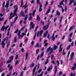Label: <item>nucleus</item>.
Returning a JSON list of instances; mask_svg holds the SVG:
<instances>
[{"label": "nucleus", "instance_id": "obj_22", "mask_svg": "<svg viewBox=\"0 0 76 76\" xmlns=\"http://www.w3.org/2000/svg\"><path fill=\"white\" fill-rule=\"evenodd\" d=\"M51 9V7H50L49 8V9L47 11L46 15H47L48 13L50 12V10Z\"/></svg>", "mask_w": 76, "mask_h": 76}, {"label": "nucleus", "instance_id": "obj_1", "mask_svg": "<svg viewBox=\"0 0 76 76\" xmlns=\"http://www.w3.org/2000/svg\"><path fill=\"white\" fill-rule=\"evenodd\" d=\"M43 32V30L41 31L40 32L39 31H38L37 32H36L35 33V35H37V37H41V36L42 35V33Z\"/></svg>", "mask_w": 76, "mask_h": 76}, {"label": "nucleus", "instance_id": "obj_45", "mask_svg": "<svg viewBox=\"0 0 76 76\" xmlns=\"http://www.w3.org/2000/svg\"><path fill=\"white\" fill-rule=\"evenodd\" d=\"M56 62L57 63V66H59V64H60V62H59V61H58L57 60L56 61Z\"/></svg>", "mask_w": 76, "mask_h": 76}, {"label": "nucleus", "instance_id": "obj_11", "mask_svg": "<svg viewBox=\"0 0 76 76\" xmlns=\"http://www.w3.org/2000/svg\"><path fill=\"white\" fill-rule=\"evenodd\" d=\"M28 18V15H26L24 19V21L23 22V23H26V20H27Z\"/></svg>", "mask_w": 76, "mask_h": 76}, {"label": "nucleus", "instance_id": "obj_49", "mask_svg": "<svg viewBox=\"0 0 76 76\" xmlns=\"http://www.w3.org/2000/svg\"><path fill=\"white\" fill-rule=\"evenodd\" d=\"M51 63L53 64H55V61H54V60H52V61H51Z\"/></svg>", "mask_w": 76, "mask_h": 76}, {"label": "nucleus", "instance_id": "obj_7", "mask_svg": "<svg viewBox=\"0 0 76 76\" xmlns=\"http://www.w3.org/2000/svg\"><path fill=\"white\" fill-rule=\"evenodd\" d=\"M18 6L17 5H14V6L13 8L15 9V10L14 11V13H16V12L18 11Z\"/></svg>", "mask_w": 76, "mask_h": 76}, {"label": "nucleus", "instance_id": "obj_33", "mask_svg": "<svg viewBox=\"0 0 76 76\" xmlns=\"http://www.w3.org/2000/svg\"><path fill=\"white\" fill-rule=\"evenodd\" d=\"M70 47H71V45H69V46L67 47L66 50H69V49H70Z\"/></svg>", "mask_w": 76, "mask_h": 76}, {"label": "nucleus", "instance_id": "obj_18", "mask_svg": "<svg viewBox=\"0 0 76 76\" xmlns=\"http://www.w3.org/2000/svg\"><path fill=\"white\" fill-rule=\"evenodd\" d=\"M28 53H26V55H25V60H27V58H28Z\"/></svg>", "mask_w": 76, "mask_h": 76}, {"label": "nucleus", "instance_id": "obj_36", "mask_svg": "<svg viewBox=\"0 0 76 76\" xmlns=\"http://www.w3.org/2000/svg\"><path fill=\"white\" fill-rule=\"evenodd\" d=\"M20 31H19V32H18V37H19V38H20Z\"/></svg>", "mask_w": 76, "mask_h": 76}, {"label": "nucleus", "instance_id": "obj_6", "mask_svg": "<svg viewBox=\"0 0 76 76\" xmlns=\"http://www.w3.org/2000/svg\"><path fill=\"white\" fill-rule=\"evenodd\" d=\"M49 25L50 24H47L46 26H43L44 30L45 31H46V30H47V29H48V28Z\"/></svg>", "mask_w": 76, "mask_h": 76}, {"label": "nucleus", "instance_id": "obj_56", "mask_svg": "<svg viewBox=\"0 0 76 76\" xmlns=\"http://www.w3.org/2000/svg\"><path fill=\"white\" fill-rule=\"evenodd\" d=\"M41 71H42V69H40L38 72V73H40V72H41Z\"/></svg>", "mask_w": 76, "mask_h": 76}, {"label": "nucleus", "instance_id": "obj_14", "mask_svg": "<svg viewBox=\"0 0 76 76\" xmlns=\"http://www.w3.org/2000/svg\"><path fill=\"white\" fill-rule=\"evenodd\" d=\"M52 68H53V67H52V65H51L50 66V67H49L47 69V71H48V72H50V70L52 69Z\"/></svg>", "mask_w": 76, "mask_h": 76}, {"label": "nucleus", "instance_id": "obj_47", "mask_svg": "<svg viewBox=\"0 0 76 76\" xmlns=\"http://www.w3.org/2000/svg\"><path fill=\"white\" fill-rule=\"evenodd\" d=\"M72 35H73V33H71L70 34H69V37L70 38H71L72 37Z\"/></svg>", "mask_w": 76, "mask_h": 76}, {"label": "nucleus", "instance_id": "obj_2", "mask_svg": "<svg viewBox=\"0 0 76 76\" xmlns=\"http://www.w3.org/2000/svg\"><path fill=\"white\" fill-rule=\"evenodd\" d=\"M35 12H36V10H34L33 13H31L29 14V15L30 16V17L28 18V20H32V16H31V15H32L33 16H34L35 14Z\"/></svg>", "mask_w": 76, "mask_h": 76}, {"label": "nucleus", "instance_id": "obj_12", "mask_svg": "<svg viewBox=\"0 0 76 76\" xmlns=\"http://www.w3.org/2000/svg\"><path fill=\"white\" fill-rule=\"evenodd\" d=\"M15 16H17V15H16V13H14L13 15L12 16H11L10 17H9V19H11L12 18H13Z\"/></svg>", "mask_w": 76, "mask_h": 76}, {"label": "nucleus", "instance_id": "obj_32", "mask_svg": "<svg viewBox=\"0 0 76 76\" xmlns=\"http://www.w3.org/2000/svg\"><path fill=\"white\" fill-rule=\"evenodd\" d=\"M34 63H32L31 64V66L30 67H32L34 66Z\"/></svg>", "mask_w": 76, "mask_h": 76}, {"label": "nucleus", "instance_id": "obj_48", "mask_svg": "<svg viewBox=\"0 0 76 76\" xmlns=\"http://www.w3.org/2000/svg\"><path fill=\"white\" fill-rule=\"evenodd\" d=\"M71 46H72V47L74 46V42L73 41L72 42V43H71Z\"/></svg>", "mask_w": 76, "mask_h": 76}, {"label": "nucleus", "instance_id": "obj_61", "mask_svg": "<svg viewBox=\"0 0 76 76\" xmlns=\"http://www.w3.org/2000/svg\"><path fill=\"white\" fill-rule=\"evenodd\" d=\"M6 39H4L2 41V42L4 43V42L6 41Z\"/></svg>", "mask_w": 76, "mask_h": 76}, {"label": "nucleus", "instance_id": "obj_19", "mask_svg": "<svg viewBox=\"0 0 76 76\" xmlns=\"http://www.w3.org/2000/svg\"><path fill=\"white\" fill-rule=\"evenodd\" d=\"M1 45L3 48H4V45H5V43L2 42L1 43Z\"/></svg>", "mask_w": 76, "mask_h": 76}, {"label": "nucleus", "instance_id": "obj_15", "mask_svg": "<svg viewBox=\"0 0 76 76\" xmlns=\"http://www.w3.org/2000/svg\"><path fill=\"white\" fill-rule=\"evenodd\" d=\"M18 16H16L14 20V21L12 23H15L16 21L18 20Z\"/></svg>", "mask_w": 76, "mask_h": 76}, {"label": "nucleus", "instance_id": "obj_64", "mask_svg": "<svg viewBox=\"0 0 76 76\" xmlns=\"http://www.w3.org/2000/svg\"><path fill=\"white\" fill-rule=\"evenodd\" d=\"M73 65L74 66V67H75H75L76 69V63H75Z\"/></svg>", "mask_w": 76, "mask_h": 76}, {"label": "nucleus", "instance_id": "obj_40", "mask_svg": "<svg viewBox=\"0 0 76 76\" xmlns=\"http://www.w3.org/2000/svg\"><path fill=\"white\" fill-rule=\"evenodd\" d=\"M4 19V18L2 17L1 18V17H0V21H2Z\"/></svg>", "mask_w": 76, "mask_h": 76}, {"label": "nucleus", "instance_id": "obj_34", "mask_svg": "<svg viewBox=\"0 0 76 76\" xmlns=\"http://www.w3.org/2000/svg\"><path fill=\"white\" fill-rule=\"evenodd\" d=\"M37 19L38 20H40V18H39L38 15L37 16Z\"/></svg>", "mask_w": 76, "mask_h": 76}, {"label": "nucleus", "instance_id": "obj_52", "mask_svg": "<svg viewBox=\"0 0 76 76\" xmlns=\"http://www.w3.org/2000/svg\"><path fill=\"white\" fill-rule=\"evenodd\" d=\"M39 49H37L36 50V53L37 54H38V53H39Z\"/></svg>", "mask_w": 76, "mask_h": 76}, {"label": "nucleus", "instance_id": "obj_58", "mask_svg": "<svg viewBox=\"0 0 76 76\" xmlns=\"http://www.w3.org/2000/svg\"><path fill=\"white\" fill-rule=\"evenodd\" d=\"M73 56H70V59H71V61H72V60H73Z\"/></svg>", "mask_w": 76, "mask_h": 76}, {"label": "nucleus", "instance_id": "obj_26", "mask_svg": "<svg viewBox=\"0 0 76 76\" xmlns=\"http://www.w3.org/2000/svg\"><path fill=\"white\" fill-rule=\"evenodd\" d=\"M42 7V4H41L40 5V8L39 9V12H41L42 11V9H41Z\"/></svg>", "mask_w": 76, "mask_h": 76}, {"label": "nucleus", "instance_id": "obj_55", "mask_svg": "<svg viewBox=\"0 0 76 76\" xmlns=\"http://www.w3.org/2000/svg\"><path fill=\"white\" fill-rule=\"evenodd\" d=\"M70 51H69L68 53L67 58H69V54H70Z\"/></svg>", "mask_w": 76, "mask_h": 76}, {"label": "nucleus", "instance_id": "obj_37", "mask_svg": "<svg viewBox=\"0 0 76 76\" xmlns=\"http://www.w3.org/2000/svg\"><path fill=\"white\" fill-rule=\"evenodd\" d=\"M64 0H63L62 1H61L60 3V5H61L63 3V2H64Z\"/></svg>", "mask_w": 76, "mask_h": 76}, {"label": "nucleus", "instance_id": "obj_4", "mask_svg": "<svg viewBox=\"0 0 76 76\" xmlns=\"http://www.w3.org/2000/svg\"><path fill=\"white\" fill-rule=\"evenodd\" d=\"M49 51H50V54L52 53H53V48H51V47H50L47 50V52H48Z\"/></svg>", "mask_w": 76, "mask_h": 76}, {"label": "nucleus", "instance_id": "obj_46", "mask_svg": "<svg viewBox=\"0 0 76 76\" xmlns=\"http://www.w3.org/2000/svg\"><path fill=\"white\" fill-rule=\"evenodd\" d=\"M37 68L36 67H34L33 70V72H35V70H36Z\"/></svg>", "mask_w": 76, "mask_h": 76}, {"label": "nucleus", "instance_id": "obj_38", "mask_svg": "<svg viewBox=\"0 0 76 76\" xmlns=\"http://www.w3.org/2000/svg\"><path fill=\"white\" fill-rule=\"evenodd\" d=\"M74 56V52H73L71 54L70 56L73 57Z\"/></svg>", "mask_w": 76, "mask_h": 76}, {"label": "nucleus", "instance_id": "obj_41", "mask_svg": "<svg viewBox=\"0 0 76 76\" xmlns=\"http://www.w3.org/2000/svg\"><path fill=\"white\" fill-rule=\"evenodd\" d=\"M37 3L38 4H40V1L39 0H37Z\"/></svg>", "mask_w": 76, "mask_h": 76}, {"label": "nucleus", "instance_id": "obj_13", "mask_svg": "<svg viewBox=\"0 0 76 76\" xmlns=\"http://www.w3.org/2000/svg\"><path fill=\"white\" fill-rule=\"evenodd\" d=\"M57 66L55 65V74H56L57 73Z\"/></svg>", "mask_w": 76, "mask_h": 76}, {"label": "nucleus", "instance_id": "obj_44", "mask_svg": "<svg viewBox=\"0 0 76 76\" xmlns=\"http://www.w3.org/2000/svg\"><path fill=\"white\" fill-rule=\"evenodd\" d=\"M62 73H63V72H59V74H58V75H59V76H61V75H62Z\"/></svg>", "mask_w": 76, "mask_h": 76}, {"label": "nucleus", "instance_id": "obj_42", "mask_svg": "<svg viewBox=\"0 0 76 76\" xmlns=\"http://www.w3.org/2000/svg\"><path fill=\"white\" fill-rule=\"evenodd\" d=\"M62 53L63 55L64 56L65 55V54H66V52H62Z\"/></svg>", "mask_w": 76, "mask_h": 76}, {"label": "nucleus", "instance_id": "obj_35", "mask_svg": "<svg viewBox=\"0 0 76 76\" xmlns=\"http://www.w3.org/2000/svg\"><path fill=\"white\" fill-rule=\"evenodd\" d=\"M16 41H17V38H16V37H15L14 39V42H16Z\"/></svg>", "mask_w": 76, "mask_h": 76}, {"label": "nucleus", "instance_id": "obj_25", "mask_svg": "<svg viewBox=\"0 0 76 76\" xmlns=\"http://www.w3.org/2000/svg\"><path fill=\"white\" fill-rule=\"evenodd\" d=\"M24 35H26V34H25L24 32L20 36V37L21 38H22Z\"/></svg>", "mask_w": 76, "mask_h": 76}, {"label": "nucleus", "instance_id": "obj_30", "mask_svg": "<svg viewBox=\"0 0 76 76\" xmlns=\"http://www.w3.org/2000/svg\"><path fill=\"white\" fill-rule=\"evenodd\" d=\"M48 34V31H46V33L44 34V37H46Z\"/></svg>", "mask_w": 76, "mask_h": 76}, {"label": "nucleus", "instance_id": "obj_39", "mask_svg": "<svg viewBox=\"0 0 76 76\" xmlns=\"http://www.w3.org/2000/svg\"><path fill=\"white\" fill-rule=\"evenodd\" d=\"M48 4V1H47L46 3L44 4L45 6H47Z\"/></svg>", "mask_w": 76, "mask_h": 76}, {"label": "nucleus", "instance_id": "obj_54", "mask_svg": "<svg viewBox=\"0 0 76 76\" xmlns=\"http://www.w3.org/2000/svg\"><path fill=\"white\" fill-rule=\"evenodd\" d=\"M27 7V6L26 5H23L22 6V7H24V8H26Z\"/></svg>", "mask_w": 76, "mask_h": 76}, {"label": "nucleus", "instance_id": "obj_62", "mask_svg": "<svg viewBox=\"0 0 76 76\" xmlns=\"http://www.w3.org/2000/svg\"><path fill=\"white\" fill-rule=\"evenodd\" d=\"M22 46V43H21L19 45L20 47H21Z\"/></svg>", "mask_w": 76, "mask_h": 76}, {"label": "nucleus", "instance_id": "obj_27", "mask_svg": "<svg viewBox=\"0 0 76 76\" xmlns=\"http://www.w3.org/2000/svg\"><path fill=\"white\" fill-rule=\"evenodd\" d=\"M55 39L56 38H55V37H54V34H53L52 37V39L53 41H54Z\"/></svg>", "mask_w": 76, "mask_h": 76}, {"label": "nucleus", "instance_id": "obj_3", "mask_svg": "<svg viewBox=\"0 0 76 76\" xmlns=\"http://www.w3.org/2000/svg\"><path fill=\"white\" fill-rule=\"evenodd\" d=\"M9 27V26H8L7 27H5V26H3L1 28V31H4V29L5 30V31H6V30L7 29V28Z\"/></svg>", "mask_w": 76, "mask_h": 76}, {"label": "nucleus", "instance_id": "obj_16", "mask_svg": "<svg viewBox=\"0 0 76 76\" xmlns=\"http://www.w3.org/2000/svg\"><path fill=\"white\" fill-rule=\"evenodd\" d=\"M9 1L7 2L5 6V7H6V8H7L9 7Z\"/></svg>", "mask_w": 76, "mask_h": 76}, {"label": "nucleus", "instance_id": "obj_50", "mask_svg": "<svg viewBox=\"0 0 76 76\" xmlns=\"http://www.w3.org/2000/svg\"><path fill=\"white\" fill-rule=\"evenodd\" d=\"M57 18L56 17V18H55L53 19V21H54V22H56V20H57Z\"/></svg>", "mask_w": 76, "mask_h": 76}, {"label": "nucleus", "instance_id": "obj_59", "mask_svg": "<svg viewBox=\"0 0 76 76\" xmlns=\"http://www.w3.org/2000/svg\"><path fill=\"white\" fill-rule=\"evenodd\" d=\"M53 17V15H50V19H51V18H52Z\"/></svg>", "mask_w": 76, "mask_h": 76}, {"label": "nucleus", "instance_id": "obj_28", "mask_svg": "<svg viewBox=\"0 0 76 76\" xmlns=\"http://www.w3.org/2000/svg\"><path fill=\"white\" fill-rule=\"evenodd\" d=\"M48 63V58H47V59L45 61V64H47Z\"/></svg>", "mask_w": 76, "mask_h": 76}, {"label": "nucleus", "instance_id": "obj_63", "mask_svg": "<svg viewBox=\"0 0 76 76\" xmlns=\"http://www.w3.org/2000/svg\"><path fill=\"white\" fill-rule=\"evenodd\" d=\"M18 55H17L15 57V58L16 59H18Z\"/></svg>", "mask_w": 76, "mask_h": 76}, {"label": "nucleus", "instance_id": "obj_43", "mask_svg": "<svg viewBox=\"0 0 76 76\" xmlns=\"http://www.w3.org/2000/svg\"><path fill=\"white\" fill-rule=\"evenodd\" d=\"M63 18H62V16L61 17L60 19L59 20V22H61V20H62V19Z\"/></svg>", "mask_w": 76, "mask_h": 76}, {"label": "nucleus", "instance_id": "obj_29", "mask_svg": "<svg viewBox=\"0 0 76 76\" xmlns=\"http://www.w3.org/2000/svg\"><path fill=\"white\" fill-rule=\"evenodd\" d=\"M39 46V43H37L36 44V45L35 46H34V47H38Z\"/></svg>", "mask_w": 76, "mask_h": 76}, {"label": "nucleus", "instance_id": "obj_9", "mask_svg": "<svg viewBox=\"0 0 76 76\" xmlns=\"http://www.w3.org/2000/svg\"><path fill=\"white\" fill-rule=\"evenodd\" d=\"M63 45L61 44L60 45V47H59V52H61L62 51V50H63V48H61Z\"/></svg>", "mask_w": 76, "mask_h": 76}, {"label": "nucleus", "instance_id": "obj_53", "mask_svg": "<svg viewBox=\"0 0 76 76\" xmlns=\"http://www.w3.org/2000/svg\"><path fill=\"white\" fill-rule=\"evenodd\" d=\"M4 16V14H2V13H1L0 14V16H1V17H2V16Z\"/></svg>", "mask_w": 76, "mask_h": 76}, {"label": "nucleus", "instance_id": "obj_5", "mask_svg": "<svg viewBox=\"0 0 76 76\" xmlns=\"http://www.w3.org/2000/svg\"><path fill=\"white\" fill-rule=\"evenodd\" d=\"M30 30H31L32 28H34L35 26V24L33 22H31L30 23Z\"/></svg>", "mask_w": 76, "mask_h": 76}, {"label": "nucleus", "instance_id": "obj_8", "mask_svg": "<svg viewBox=\"0 0 76 76\" xmlns=\"http://www.w3.org/2000/svg\"><path fill=\"white\" fill-rule=\"evenodd\" d=\"M13 56H11L10 57V59H11V60L7 61L6 62V63L8 64L11 62H12V61L13 60Z\"/></svg>", "mask_w": 76, "mask_h": 76}, {"label": "nucleus", "instance_id": "obj_21", "mask_svg": "<svg viewBox=\"0 0 76 76\" xmlns=\"http://www.w3.org/2000/svg\"><path fill=\"white\" fill-rule=\"evenodd\" d=\"M60 12H58V11L57 10L55 16H57V15H58V16H60Z\"/></svg>", "mask_w": 76, "mask_h": 76}, {"label": "nucleus", "instance_id": "obj_20", "mask_svg": "<svg viewBox=\"0 0 76 76\" xmlns=\"http://www.w3.org/2000/svg\"><path fill=\"white\" fill-rule=\"evenodd\" d=\"M75 1L73 0V1H72V0H70V1H69V5H71V4H72V3H74V2H75Z\"/></svg>", "mask_w": 76, "mask_h": 76}, {"label": "nucleus", "instance_id": "obj_60", "mask_svg": "<svg viewBox=\"0 0 76 76\" xmlns=\"http://www.w3.org/2000/svg\"><path fill=\"white\" fill-rule=\"evenodd\" d=\"M35 1L34 0H33L31 1V3L32 4L34 3Z\"/></svg>", "mask_w": 76, "mask_h": 76}, {"label": "nucleus", "instance_id": "obj_31", "mask_svg": "<svg viewBox=\"0 0 76 76\" xmlns=\"http://www.w3.org/2000/svg\"><path fill=\"white\" fill-rule=\"evenodd\" d=\"M70 76H76V74L75 73L73 74L72 73H71V74L70 75Z\"/></svg>", "mask_w": 76, "mask_h": 76}, {"label": "nucleus", "instance_id": "obj_57", "mask_svg": "<svg viewBox=\"0 0 76 76\" xmlns=\"http://www.w3.org/2000/svg\"><path fill=\"white\" fill-rule=\"evenodd\" d=\"M6 10L7 11V12H8L9 11V9H8V8H6Z\"/></svg>", "mask_w": 76, "mask_h": 76}, {"label": "nucleus", "instance_id": "obj_23", "mask_svg": "<svg viewBox=\"0 0 76 76\" xmlns=\"http://www.w3.org/2000/svg\"><path fill=\"white\" fill-rule=\"evenodd\" d=\"M53 48L54 50H55L57 49V48H58V46H57L56 45H54Z\"/></svg>", "mask_w": 76, "mask_h": 76}, {"label": "nucleus", "instance_id": "obj_17", "mask_svg": "<svg viewBox=\"0 0 76 76\" xmlns=\"http://www.w3.org/2000/svg\"><path fill=\"white\" fill-rule=\"evenodd\" d=\"M20 16H22L23 17H25V14H23V11L21 12Z\"/></svg>", "mask_w": 76, "mask_h": 76}, {"label": "nucleus", "instance_id": "obj_10", "mask_svg": "<svg viewBox=\"0 0 76 76\" xmlns=\"http://www.w3.org/2000/svg\"><path fill=\"white\" fill-rule=\"evenodd\" d=\"M44 52H43L42 53H41V55H39L38 56L37 58V60H38V58H39V57H40V58H41V57H42V56H44Z\"/></svg>", "mask_w": 76, "mask_h": 76}, {"label": "nucleus", "instance_id": "obj_51", "mask_svg": "<svg viewBox=\"0 0 76 76\" xmlns=\"http://www.w3.org/2000/svg\"><path fill=\"white\" fill-rule=\"evenodd\" d=\"M25 27H23L21 28V31H23V30L24 29H25Z\"/></svg>", "mask_w": 76, "mask_h": 76}, {"label": "nucleus", "instance_id": "obj_24", "mask_svg": "<svg viewBox=\"0 0 76 76\" xmlns=\"http://www.w3.org/2000/svg\"><path fill=\"white\" fill-rule=\"evenodd\" d=\"M75 26H72L71 28H69V31H71V30H72V29H73V28H75Z\"/></svg>", "mask_w": 76, "mask_h": 76}]
</instances>
